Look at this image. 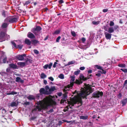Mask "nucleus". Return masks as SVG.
<instances>
[{"label": "nucleus", "mask_w": 127, "mask_h": 127, "mask_svg": "<svg viewBox=\"0 0 127 127\" xmlns=\"http://www.w3.org/2000/svg\"><path fill=\"white\" fill-rule=\"evenodd\" d=\"M58 77L60 79H63L64 78V75L62 74H60L59 76Z\"/></svg>", "instance_id": "obj_32"}, {"label": "nucleus", "mask_w": 127, "mask_h": 127, "mask_svg": "<svg viewBox=\"0 0 127 127\" xmlns=\"http://www.w3.org/2000/svg\"><path fill=\"white\" fill-rule=\"evenodd\" d=\"M57 62H54V64L53 65V67L54 68H55L56 67V65L57 64Z\"/></svg>", "instance_id": "obj_53"}, {"label": "nucleus", "mask_w": 127, "mask_h": 127, "mask_svg": "<svg viewBox=\"0 0 127 127\" xmlns=\"http://www.w3.org/2000/svg\"><path fill=\"white\" fill-rule=\"evenodd\" d=\"M104 34L105 38L107 39H111L112 34L106 32Z\"/></svg>", "instance_id": "obj_13"}, {"label": "nucleus", "mask_w": 127, "mask_h": 127, "mask_svg": "<svg viewBox=\"0 0 127 127\" xmlns=\"http://www.w3.org/2000/svg\"><path fill=\"white\" fill-rule=\"evenodd\" d=\"M75 78V76L74 75H73L72 76V87L73 86V85L75 83V82H73L75 80L74 78Z\"/></svg>", "instance_id": "obj_25"}, {"label": "nucleus", "mask_w": 127, "mask_h": 127, "mask_svg": "<svg viewBox=\"0 0 127 127\" xmlns=\"http://www.w3.org/2000/svg\"><path fill=\"white\" fill-rule=\"evenodd\" d=\"M76 35L75 32L74 31H72V35L73 36H75Z\"/></svg>", "instance_id": "obj_48"}, {"label": "nucleus", "mask_w": 127, "mask_h": 127, "mask_svg": "<svg viewBox=\"0 0 127 127\" xmlns=\"http://www.w3.org/2000/svg\"><path fill=\"white\" fill-rule=\"evenodd\" d=\"M6 112V110L4 108L3 109H2V113H3V114H5Z\"/></svg>", "instance_id": "obj_43"}, {"label": "nucleus", "mask_w": 127, "mask_h": 127, "mask_svg": "<svg viewBox=\"0 0 127 127\" xmlns=\"http://www.w3.org/2000/svg\"><path fill=\"white\" fill-rule=\"evenodd\" d=\"M79 123L76 121V120H74L73 121H72V124H77Z\"/></svg>", "instance_id": "obj_41"}, {"label": "nucleus", "mask_w": 127, "mask_h": 127, "mask_svg": "<svg viewBox=\"0 0 127 127\" xmlns=\"http://www.w3.org/2000/svg\"><path fill=\"white\" fill-rule=\"evenodd\" d=\"M48 79L50 80H51L52 81H53L54 80V78L52 77H50L48 78Z\"/></svg>", "instance_id": "obj_55"}, {"label": "nucleus", "mask_w": 127, "mask_h": 127, "mask_svg": "<svg viewBox=\"0 0 127 127\" xmlns=\"http://www.w3.org/2000/svg\"><path fill=\"white\" fill-rule=\"evenodd\" d=\"M34 53L35 54H38L39 53V52L38 51H37L36 50H34Z\"/></svg>", "instance_id": "obj_52"}, {"label": "nucleus", "mask_w": 127, "mask_h": 127, "mask_svg": "<svg viewBox=\"0 0 127 127\" xmlns=\"http://www.w3.org/2000/svg\"><path fill=\"white\" fill-rule=\"evenodd\" d=\"M41 95H42L41 94H40V93L37 94L36 95V97L37 99H38L39 98L40 96Z\"/></svg>", "instance_id": "obj_42"}, {"label": "nucleus", "mask_w": 127, "mask_h": 127, "mask_svg": "<svg viewBox=\"0 0 127 127\" xmlns=\"http://www.w3.org/2000/svg\"><path fill=\"white\" fill-rule=\"evenodd\" d=\"M10 106L12 107L17 106L16 103L14 102H12L10 104Z\"/></svg>", "instance_id": "obj_31"}, {"label": "nucleus", "mask_w": 127, "mask_h": 127, "mask_svg": "<svg viewBox=\"0 0 127 127\" xmlns=\"http://www.w3.org/2000/svg\"><path fill=\"white\" fill-rule=\"evenodd\" d=\"M17 21V19L12 16H9L4 20V21L10 23H15Z\"/></svg>", "instance_id": "obj_4"}, {"label": "nucleus", "mask_w": 127, "mask_h": 127, "mask_svg": "<svg viewBox=\"0 0 127 127\" xmlns=\"http://www.w3.org/2000/svg\"><path fill=\"white\" fill-rule=\"evenodd\" d=\"M82 41L83 42H84L86 40L85 38L84 37H83L81 39Z\"/></svg>", "instance_id": "obj_62"}, {"label": "nucleus", "mask_w": 127, "mask_h": 127, "mask_svg": "<svg viewBox=\"0 0 127 127\" xmlns=\"http://www.w3.org/2000/svg\"><path fill=\"white\" fill-rule=\"evenodd\" d=\"M7 60V58H4L3 59V62L4 63H6Z\"/></svg>", "instance_id": "obj_59"}, {"label": "nucleus", "mask_w": 127, "mask_h": 127, "mask_svg": "<svg viewBox=\"0 0 127 127\" xmlns=\"http://www.w3.org/2000/svg\"><path fill=\"white\" fill-rule=\"evenodd\" d=\"M85 86L84 87L83 90L79 93H77L76 90L74 92H72V93L73 94L75 93L77 94V95H76L72 98V107L74 106V104H80V105L78 107L81 105L82 103V97L83 98H85L87 95L93 92V90L92 89V87H94V86H91V85H90L89 84H85Z\"/></svg>", "instance_id": "obj_1"}, {"label": "nucleus", "mask_w": 127, "mask_h": 127, "mask_svg": "<svg viewBox=\"0 0 127 127\" xmlns=\"http://www.w3.org/2000/svg\"><path fill=\"white\" fill-rule=\"evenodd\" d=\"M64 93L63 95V99H66L67 97V92L66 91L64 92Z\"/></svg>", "instance_id": "obj_22"}, {"label": "nucleus", "mask_w": 127, "mask_h": 127, "mask_svg": "<svg viewBox=\"0 0 127 127\" xmlns=\"http://www.w3.org/2000/svg\"><path fill=\"white\" fill-rule=\"evenodd\" d=\"M92 97L94 98H98L99 96L98 95L97 91L94 92L92 94Z\"/></svg>", "instance_id": "obj_15"}, {"label": "nucleus", "mask_w": 127, "mask_h": 127, "mask_svg": "<svg viewBox=\"0 0 127 127\" xmlns=\"http://www.w3.org/2000/svg\"><path fill=\"white\" fill-rule=\"evenodd\" d=\"M118 97L120 99L121 97L122 96V94L121 93H120L118 95Z\"/></svg>", "instance_id": "obj_56"}, {"label": "nucleus", "mask_w": 127, "mask_h": 127, "mask_svg": "<svg viewBox=\"0 0 127 127\" xmlns=\"http://www.w3.org/2000/svg\"><path fill=\"white\" fill-rule=\"evenodd\" d=\"M5 33L3 32H0V42H2L3 40V38L5 36Z\"/></svg>", "instance_id": "obj_9"}, {"label": "nucleus", "mask_w": 127, "mask_h": 127, "mask_svg": "<svg viewBox=\"0 0 127 127\" xmlns=\"http://www.w3.org/2000/svg\"><path fill=\"white\" fill-rule=\"evenodd\" d=\"M11 44L14 46L15 47H16V43L13 41L11 42Z\"/></svg>", "instance_id": "obj_45"}, {"label": "nucleus", "mask_w": 127, "mask_h": 127, "mask_svg": "<svg viewBox=\"0 0 127 127\" xmlns=\"http://www.w3.org/2000/svg\"><path fill=\"white\" fill-rule=\"evenodd\" d=\"M25 63L24 62H20V65L22 66H24L25 65Z\"/></svg>", "instance_id": "obj_49"}, {"label": "nucleus", "mask_w": 127, "mask_h": 127, "mask_svg": "<svg viewBox=\"0 0 127 127\" xmlns=\"http://www.w3.org/2000/svg\"><path fill=\"white\" fill-rule=\"evenodd\" d=\"M114 22L112 21H111L109 24V25L110 26H112L114 25Z\"/></svg>", "instance_id": "obj_46"}, {"label": "nucleus", "mask_w": 127, "mask_h": 127, "mask_svg": "<svg viewBox=\"0 0 127 127\" xmlns=\"http://www.w3.org/2000/svg\"><path fill=\"white\" fill-rule=\"evenodd\" d=\"M41 78L42 79H44L46 77V75L44 73H41Z\"/></svg>", "instance_id": "obj_26"}, {"label": "nucleus", "mask_w": 127, "mask_h": 127, "mask_svg": "<svg viewBox=\"0 0 127 127\" xmlns=\"http://www.w3.org/2000/svg\"><path fill=\"white\" fill-rule=\"evenodd\" d=\"M64 122L63 121V120L62 121H60L58 122V124L59 126L61 125V124L63 123Z\"/></svg>", "instance_id": "obj_54"}, {"label": "nucleus", "mask_w": 127, "mask_h": 127, "mask_svg": "<svg viewBox=\"0 0 127 127\" xmlns=\"http://www.w3.org/2000/svg\"><path fill=\"white\" fill-rule=\"evenodd\" d=\"M92 23L94 25H97L98 24L95 21H93Z\"/></svg>", "instance_id": "obj_63"}, {"label": "nucleus", "mask_w": 127, "mask_h": 127, "mask_svg": "<svg viewBox=\"0 0 127 127\" xmlns=\"http://www.w3.org/2000/svg\"><path fill=\"white\" fill-rule=\"evenodd\" d=\"M108 32L110 33H112L114 31V28L113 27H110L108 28Z\"/></svg>", "instance_id": "obj_21"}, {"label": "nucleus", "mask_w": 127, "mask_h": 127, "mask_svg": "<svg viewBox=\"0 0 127 127\" xmlns=\"http://www.w3.org/2000/svg\"><path fill=\"white\" fill-rule=\"evenodd\" d=\"M52 98V96L50 95L46 97L43 100L37 102L36 104L38 105L36 106V108L32 110V111H36V109H38L39 111H41L42 110H45L48 109V107L53 104H56Z\"/></svg>", "instance_id": "obj_2"}, {"label": "nucleus", "mask_w": 127, "mask_h": 127, "mask_svg": "<svg viewBox=\"0 0 127 127\" xmlns=\"http://www.w3.org/2000/svg\"><path fill=\"white\" fill-rule=\"evenodd\" d=\"M118 66L121 67H126V65L124 64H118Z\"/></svg>", "instance_id": "obj_30"}, {"label": "nucleus", "mask_w": 127, "mask_h": 127, "mask_svg": "<svg viewBox=\"0 0 127 127\" xmlns=\"http://www.w3.org/2000/svg\"><path fill=\"white\" fill-rule=\"evenodd\" d=\"M37 43L40 44L39 42L37 40L33 39L32 40V44L35 45Z\"/></svg>", "instance_id": "obj_18"}, {"label": "nucleus", "mask_w": 127, "mask_h": 127, "mask_svg": "<svg viewBox=\"0 0 127 127\" xmlns=\"http://www.w3.org/2000/svg\"><path fill=\"white\" fill-rule=\"evenodd\" d=\"M7 26V25L6 23H4L1 26L3 28H6Z\"/></svg>", "instance_id": "obj_27"}, {"label": "nucleus", "mask_w": 127, "mask_h": 127, "mask_svg": "<svg viewBox=\"0 0 127 127\" xmlns=\"http://www.w3.org/2000/svg\"><path fill=\"white\" fill-rule=\"evenodd\" d=\"M31 3V1L29 0H27L25 2H23V5L25 6L26 5H28L29 4Z\"/></svg>", "instance_id": "obj_28"}, {"label": "nucleus", "mask_w": 127, "mask_h": 127, "mask_svg": "<svg viewBox=\"0 0 127 127\" xmlns=\"http://www.w3.org/2000/svg\"><path fill=\"white\" fill-rule=\"evenodd\" d=\"M26 55L24 54L22 55H18L16 56V58L19 61H23L24 59V57H26Z\"/></svg>", "instance_id": "obj_7"}, {"label": "nucleus", "mask_w": 127, "mask_h": 127, "mask_svg": "<svg viewBox=\"0 0 127 127\" xmlns=\"http://www.w3.org/2000/svg\"><path fill=\"white\" fill-rule=\"evenodd\" d=\"M59 4H61L64 2L63 0H60L59 1Z\"/></svg>", "instance_id": "obj_57"}, {"label": "nucleus", "mask_w": 127, "mask_h": 127, "mask_svg": "<svg viewBox=\"0 0 127 127\" xmlns=\"http://www.w3.org/2000/svg\"><path fill=\"white\" fill-rule=\"evenodd\" d=\"M85 68L84 67L82 66V67H80L79 69L80 70H83L85 69Z\"/></svg>", "instance_id": "obj_58"}, {"label": "nucleus", "mask_w": 127, "mask_h": 127, "mask_svg": "<svg viewBox=\"0 0 127 127\" xmlns=\"http://www.w3.org/2000/svg\"><path fill=\"white\" fill-rule=\"evenodd\" d=\"M9 66L10 68H12L13 69H17V66L15 64L11 63L9 64Z\"/></svg>", "instance_id": "obj_12"}, {"label": "nucleus", "mask_w": 127, "mask_h": 127, "mask_svg": "<svg viewBox=\"0 0 127 127\" xmlns=\"http://www.w3.org/2000/svg\"><path fill=\"white\" fill-rule=\"evenodd\" d=\"M127 103V98L123 99L122 101V106H124L126 105Z\"/></svg>", "instance_id": "obj_19"}, {"label": "nucleus", "mask_w": 127, "mask_h": 127, "mask_svg": "<svg viewBox=\"0 0 127 127\" xmlns=\"http://www.w3.org/2000/svg\"><path fill=\"white\" fill-rule=\"evenodd\" d=\"M101 70L102 71V72H101V73L102 74H105L106 73V70L103 69L102 68V69Z\"/></svg>", "instance_id": "obj_44"}, {"label": "nucleus", "mask_w": 127, "mask_h": 127, "mask_svg": "<svg viewBox=\"0 0 127 127\" xmlns=\"http://www.w3.org/2000/svg\"><path fill=\"white\" fill-rule=\"evenodd\" d=\"M25 60L26 63L29 62V63H32V60L28 58H27V59H25Z\"/></svg>", "instance_id": "obj_34"}, {"label": "nucleus", "mask_w": 127, "mask_h": 127, "mask_svg": "<svg viewBox=\"0 0 127 127\" xmlns=\"http://www.w3.org/2000/svg\"><path fill=\"white\" fill-rule=\"evenodd\" d=\"M108 11V10L107 9H103V12H107Z\"/></svg>", "instance_id": "obj_61"}, {"label": "nucleus", "mask_w": 127, "mask_h": 127, "mask_svg": "<svg viewBox=\"0 0 127 127\" xmlns=\"http://www.w3.org/2000/svg\"><path fill=\"white\" fill-rule=\"evenodd\" d=\"M25 44L28 45H30L31 44V42L30 41L29 39L26 38L25 39Z\"/></svg>", "instance_id": "obj_17"}, {"label": "nucleus", "mask_w": 127, "mask_h": 127, "mask_svg": "<svg viewBox=\"0 0 127 127\" xmlns=\"http://www.w3.org/2000/svg\"><path fill=\"white\" fill-rule=\"evenodd\" d=\"M40 93L42 95L43 94L45 95H48V91L45 90L44 88H42L39 90Z\"/></svg>", "instance_id": "obj_6"}, {"label": "nucleus", "mask_w": 127, "mask_h": 127, "mask_svg": "<svg viewBox=\"0 0 127 127\" xmlns=\"http://www.w3.org/2000/svg\"><path fill=\"white\" fill-rule=\"evenodd\" d=\"M120 70L122 71H123L125 73H127V69L126 68L123 69L121 68L120 69Z\"/></svg>", "instance_id": "obj_39"}, {"label": "nucleus", "mask_w": 127, "mask_h": 127, "mask_svg": "<svg viewBox=\"0 0 127 127\" xmlns=\"http://www.w3.org/2000/svg\"><path fill=\"white\" fill-rule=\"evenodd\" d=\"M60 31L59 30H57L55 31L54 32V34H58L60 33Z\"/></svg>", "instance_id": "obj_38"}, {"label": "nucleus", "mask_w": 127, "mask_h": 127, "mask_svg": "<svg viewBox=\"0 0 127 127\" xmlns=\"http://www.w3.org/2000/svg\"><path fill=\"white\" fill-rule=\"evenodd\" d=\"M61 38V37L60 36H59L57 38L56 40V42H59V40Z\"/></svg>", "instance_id": "obj_40"}, {"label": "nucleus", "mask_w": 127, "mask_h": 127, "mask_svg": "<svg viewBox=\"0 0 127 127\" xmlns=\"http://www.w3.org/2000/svg\"><path fill=\"white\" fill-rule=\"evenodd\" d=\"M6 12L4 10H3L2 12V15L4 17H6Z\"/></svg>", "instance_id": "obj_29"}, {"label": "nucleus", "mask_w": 127, "mask_h": 127, "mask_svg": "<svg viewBox=\"0 0 127 127\" xmlns=\"http://www.w3.org/2000/svg\"><path fill=\"white\" fill-rule=\"evenodd\" d=\"M80 72V70H78L77 71H75L74 72V74L75 75H78L79 74Z\"/></svg>", "instance_id": "obj_36"}, {"label": "nucleus", "mask_w": 127, "mask_h": 127, "mask_svg": "<svg viewBox=\"0 0 127 127\" xmlns=\"http://www.w3.org/2000/svg\"><path fill=\"white\" fill-rule=\"evenodd\" d=\"M11 95H14L16 94H17V92L14 91H12L11 92Z\"/></svg>", "instance_id": "obj_50"}, {"label": "nucleus", "mask_w": 127, "mask_h": 127, "mask_svg": "<svg viewBox=\"0 0 127 127\" xmlns=\"http://www.w3.org/2000/svg\"><path fill=\"white\" fill-rule=\"evenodd\" d=\"M27 36L31 39H34L35 37V36L31 32H29L27 34Z\"/></svg>", "instance_id": "obj_11"}, {"label": "nucleus", "mask_w": 127, "mask_h": 127, "mask_svg": "<svg viewBox=\"0 0 127 127\" xmlns=\"http://www.w3.org/2000/svg\"><path fill=\"white\" fill-rule=\"evenodd\" d=\"M79 78L80 79H76L75 82L76 84L78 85H80L82 84L83 82V81H85L87 80L90 79V77L88 75L87 77H85L83 74L81 73L79 76Z\"/></svg>", "instance_id": "obj_3"}, {"label": "nucleus", "mask_w": 127, "mask_h": 127, "mask_svg": "<svg viewBox=\"0 0 127 127\" xmlns=\"http://www.w3.org/2000/svg\"><path fill=\"white\" fill-rule=\"evenodd\" d=\"M23 46V45H17V47H16L17 48L19 49L20 50H21Z\"/></svg>", "instance_id": "obj_33"}, {"label": "nucleus", "mask_w": 127, "mask_h": 127, "mask_svg": "<svg viewBox=\"0 0 127 127\" xmlns=\"http://www.w3.org/2000/svg\"><path fill=\"white\" fill-rule=\"evenodd\" d=\"M40 26H37L35 28H34V29L32 30V32L35 34H36V32H39L42 30Z\"/></svg>", "instance_id": "obj_5"}, {"label": "nucleus", "mask_w": 127, "mask_h": 127, "mask_svg": "<svg viewBox=\"0 0 127 127\" xmlns=\"http://www.w3.org/2000/svg\"><path fill=\"white\" fill-rule=\"evenodd\" d=\"M30 103L29 102H26L24 103H22V104L23 105H29L30 104Z\"/></svg>", "instance_id": "obj_37"}, {"label": "nucleus", "mask_w": 127, "mask_h": 127, "mask_svg": "<svg viewBox=\"0 0 127 127\" xmlns=\"http://www.w3.org/2000/svg\"><path fill=\"white\" fill-rule=\"evenodd\" d=\"M88 116H81L80 117V118L81 119H82L83 120H86L88 118Z\"/></svg>", "instance_id": "obj_24"}, {"label": "nucleus", "mask_w": 127, "mask_h": 127, "mask_svg": "<svg viewBox=\"0 0 127 127\" xmlns=\"http://www.w3.org/2000/svg\"><path fill=\"white\" fill-rule=\"evenodd\" d=\"M27 98L30 100H34L35 98L33 95H30L29 96L27 97Z\"/></svg>", "instance_id": "obj_20"}, {"label": "nucleus", "mask_w": 127, "mask_h": 127, "mask_svg": "<svg viewBox=\"0 0 127 127\" xmlns=\"http://www.w3.org/2000/svg\"><path fill=\"white\" fill-rule=\"evenodd\" d=\"M119 28V27L118 26L115 25L114 26V30H116Z\"/></svg>", "instance_id": "obj_47"}, {"label": "nucleus", "mask_w": 127, "mask_h": 127, "mask_svg": "<svg viewBox=\"0 0 127 127\" xmlns=\"http://www.w3.org/2000/svg\"><path fill=\"white\" fill-rule=\"evenodd\" d=\"M62 95V93L61 92H60L59 93H58L57 94L59 96H61Z\"/></svg>", "instance_id": "obj_64"}, {"label": "nucleus", "mask_w": 127, "mask_h": 127, "mask_svg": "<svg viewBox=\"0 0 127 127\" xmlns=\"http://www.w3.org/2000/svg\"><path fill=\"white\" fill-rule=\"evenodd\" d=\"M95 66L96 68L98 69L101 70L102 69V67L97 65H95Z\"/></svg>", "instance_id": "obj_35"}, {"label": "nucleus", "mask_w": 127, "mask_h": 127, "mask_svg": "<svg viewBox=\"0 0 127 127\" xmlns=\"http://www.w3.org/2000/svg\"><path fill=\"white\" fill-rule=\"evenodd\" d=\"M52 63H50L49 64H46L43 66V68L45 69H47V68L48 67L49 69H50L51 68V67L52 65Z\"/></svg>", "instance_id": "obj_14"}, {"label": "nucleus", "mask_w": 127, "mask_h": 127, "mask_svg": "<svg viewBox=\"0 0 127 127\" xmlns=\"http://www.w3.org/2000/svg\"><path fill=\"white\" fill-rule=\"evenodd\" d=\"M56 90V88L55 86H51L49 89V91H48V95H50L53 92Z\"/></svg>", "instance_id": "obj_8"}, {"label": "nucleus", "mask_w": 127, "mask_h": 127, "mask_svg": "<svg viewBox=\"0 0 127 127\" xmlns=\"http://www.w3.org/2000/svg\"><path fill=\"white\" fill-rule=\"evenodd\" d=\"M97 92L98 95V96H99V97L100 96L102 97L103 95V93L102 91L100 92V91H97Z\"/></svg>", "instance_id": "obj_23"}, {"label": "nucleus", "mask_w": 127, "mask_h": 127, "mask_svg": "<svg viewBox=\"0 0 127 127\" xmlns=\"http://www.w3.org/2000/svg\"><path fill=\"white\" fill-rule=\"evenodd\" d=\"M16 81L17 82H20L22 83L24 82V81L22 80L21 78L19 77H17L16 78Z\"/></svg>", "instance_id": "obj_16"}, {"label": "nucleus", "mask_w": 127, "mask_h": 127, "mask_svg": "<svg viewBox=\"0 0 127 127\" xmlns=\"http://www.w3.org/2000/svg\"><path fill=\"white\" fill-rule=\"evenodd\" d=\"M71 87V79L70 80V84L66 86H65L64 87V89H63V91L64 92H65V91H67V90H69L68 89H66L67 88H69L70 87Z\"/></svg>", "instance_id": "obj_10"}, {"label": "nucleus", "mask_w": 127, "mask_h": 127, "mask_svg": "<svg viewBox=\"0 0 127 127\" xmlns=\"http://www.w3.org/2000/svg\"><path fill=\"white\" fill-rule=\"evenodd\" d=\"M127 84V79L125 81L123 85V87H124Z\"/></svg>", "instance_id": "obj_51"}, {"label": "nucleus", "mask_w": 127, "mask_h": 127, "mask_svg": "<svg viewBox=\"0 0 127 127\" xmlns=\"http://www.w3.org/2000/svg\"><path fill=\"white\" fill-rule=\"evenodd\" d=\"M66 100L65 99H62L61 101V103H64L65 101H66Z\"/></svg>", "instance_id": "obj_60"}]
</instances>
